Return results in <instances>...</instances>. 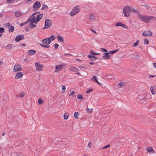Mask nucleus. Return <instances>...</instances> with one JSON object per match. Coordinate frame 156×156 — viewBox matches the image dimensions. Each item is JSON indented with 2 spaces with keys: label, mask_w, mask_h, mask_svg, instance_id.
I'll return each instance as SVG.
<instances>
[{
  "label": "nucleus",
  "mask_w": 156,
  "mask_h": 156,
  "mask_svg": "<svg viewBox=\"0 0 156 156\" xmlns=\"http://www.w3.org/2000/svg\"><path fill=\"white\" fill-rule=\"evenodd\" d=\"M79 113L78 112H75L74 114V116L76 119H77L78 118V114Z\"/></svg>",
  "instance_id": "nucleus-34"
},
{
  "label": "nucleus",
  "mask_w": 156,
  "mask_h": 156,
  "mask_svg": "<svg viewBox=\"0 0 156 156\" xmlns=\"http://www.w3.org/2000/svg\"><path fill=\"white\" fill-rule=\"evenodd\" d=\"M122 27H123L125 29H127V27L126 26L125 24H122Z\"/></svg>",
  "instance_id": "nucleus-54"
},
{
  "label": "nucleus",
  "mask_w": 156,
  "mask_h": 156,
  "mask_svg": "<svg viewBox=\"0 0 156 156\" xmlns=\"http://www.w3.org/2000/svg\"><path fill=\"white\" fill-rule=\"evenodd\" d=\"M144 43L146 44H149L148 40L147 39H145L144 40Z\"/></svg>",
  "instance_id": "nucleus-45"
},
{
  "label": "nucleus",
  "mask_w": 156,
  "mask_h": 156,
  "mask_svg": "<svg viewBox=\"0 0 156 156\" xmlns=\"http://www.w3.org/2000/svg\"><path fill=\"white\" fill-rule=\"evenodd\" d=\"M10 27L9 29V32H12L14 30V27L13 26H10Z\"/></svg>",
  "instance_id": "nucleus-27"
},
{
  "label": "nucleus",
  "mask_w": 156,
  "mask_h": 156,
  "mask_svg": "<svg viewBox=\"0 0 156 156\" xmlns=\"http://www.w3.org/2000/svg\"><path fill=\"white\" fill-rule=\"evenodd\" d=\"M91 145L92 143L91 142H89L88 143L87 147H88L89 148H90L91 147Z\"/></svg>",
  "instance_id": "nucleus-49"
},
{
  "label": "nucleus",
  "mask_w": 156,
  "mask_h": 156,
  "mask_svg": "<svg viewBox=\"0 0 156 156\" xmlns=\"http://www.w3.org/2000/svg\"><path fill=\"white\" fill-rule=\"evenodd\" d=\"M110 146V144H108V145L105 146V147H103V148H101V149H106V148H107L109 147Z\"/></svg>",
  "instance_id": "nucleus-46"
},
{
  "label": "nucleus",
  "mask_w": 156,
  "mask_h": 156,
  "mask_svg": "<svg viewBox=\"0 0 156 156\" xmlns=\"http://www.w3.org/2000/svg\"><path fill=\"white\" fill-rule=\"evenodd\" d=\"M86 111H87V112L89 113H91L92 111V109H90L89 108H87L86 109Z\"/></svg>",
  "instance_id": "nucleus-43"
},
{
  "label": "nucleus",
  "mask_w": 156,
  "mask_h": 156,
  "mask_svg": "<svg viewBox=\"0 0 156 156\" xmlns=\"http://www.w3.org/2000/svg\"><path fill=\"white\" fill-rule=\"evenodd\" d=\"M36 53V51L34 50H30L27 52L28 55H32Z\"/></svg>",
  "instance_id": "nucleus-16"
},
{
  "label": "nucleus",
  "mask_w": 156,
  "mask_h": 156,
  "mask_svg": "<svg viewBox=\"0 0 156 156\" xmlns=\"http://www.w3.org/2000/svg\"><path fill=\"white\" fill-rule=\"evenodd\" d=\"M12 46V44H8L6 46L5 48L8 50H10Z\"/></svg>",
  "instance_id": "nucleus-26"
},
{
  "label": "nucleus",
  "mask_w": 156,
  "mask_h": 156,
  "mask_svg": "<svg viewBox=\"0 0 156 156\" xmlns=\"http://www.w3.org/2000/svg\"><path fill=\"white\" fill-rule=\"evenodd\" d=\"M69 70L70 71L75 72H77L79 71V69L75 67H71L69 69Z\"/></svg>",
  "instance_id": "nucleus-20"
},
{
  "label": "nucleus",
  "mask_w": 156,
  "mask_h": 156,
  "mask_svg": "<svg viewBox=\"0 0 156 156\" xmlns=\"http://www.w3.org/2000/svg\"><path fill=\"white\" fill-rule=\"evenodd\" d=\"M36 17L35 16H32V18L31 19V21L30 22V23H36Z\"/></svg>",
  "instance_id": "nucleus-24"
},
{
  "label": "nucleus",
  "mask_w": 156,
  "mask_h": 156,
  "mask_svg": "<svg viewBox=\"0 0 156 156\" xmlns=\"http://www.w3.org/2000/svg\"><path fill=\"white\" fill-rule=\"evenodd\" d=\"M87 57L89 58V59L92 61L95 60L97 59V57L94 56H92L91 55H88Z\"/></svg>",
  "instance_id": "nucleus-15"
},
{
  "label": "nucleus",
  "mask_w": 156,
  "mask_h": 156,
  "mask_svg": "<svg viewBox=\"0 0 156 156\" xmlns=\"http://www.w3.org/2000/svg\"><path fill=\"white\" fill-rule=\"evenodd\" d=\"M102 57H103V58L105 59H109L110 58V55L109 54H108L106 55H104Z\"/></svg>",
  "instance_id": "nucleus-28"
},
{
  "label": "nucleus",
  "mask_w": 156,
  "mask_h": 156,
  "mask_svg": "<svg viewBox=\"0 0 156 156\" xmlns=\"http://www.w3.org/2000/svg\"><path fill=\"white\" fill-rule=\"evenodd\" d=\"M34 23H30L29 24V26L31 28H34L37 27L36 25L34 24Z\"/></svg>",
  "instance_id": "nucleus-25"
},
{
  "label": "nucleus",
  "mask_w": 156,
  "mask_h": 156,
  "mask_svg": "<svg viewBox=\"0 0 156 156\" xmlns=\"http://www.w3.org/2000/svg\"><path fill=\"white\" fill-rule=\"evenodd\" d=\"M140 58V56L139 55H136L135 56V58L136 59L139 58Z\"/></svg>",
  "instance_id": "nucleus-48"
},
{
  "label": "nucleus",
  "mask_w": 156,
  "mask_h": 156,
  "mask_svg": "<svg viewBox=\"0 0 156 156\" xmlns=\"http://www.w3.org/2000/svg\"><path fill=\"white\" fill-rule=\"evenodd\" d=\"M21 12L20 11H17L15 12V16L16 17H19L21 16Z\"/></svg>",
  "instance_id": "nucleus-29"
},
{
  "label": "nucleus",
  "mask_w": 156,
  "mask_h": 156,
  "mask_svg": "<svg viewBox=\"0 0 156 156\" xmlns=\"http://www.w3.org/2000/svg\"><path fill=\"white\" fill-rule=\"evenodd\" d=\"M91 80L95 81L98 83L99 85H101V83H99L98 81L97 80V77L95 76H94L91 79Z\"/></svg>",
  "instance_id": "nucleus-18"
},
{
  "label": "nucleus",
  "mask_w": 156,
  "mask_h": 156,
  "mask_svg": "<svg viewBox=\"0 0 156 156\" xmlns=\"http://www.w3.org/2000/svg\"><path fill=\"white\" fill-rule=\"evenodd\" d=\"M153 66L156 69V63L154 62L153 63Z\"/></svg>",
  "instance_id": "nucleus-63"
},
{
  "label": "nucleus",
  "mask_w": 156,
  "mask_h": 156,
  "mask_svg": "<svg viewBox=\"0 0 156 156\" xmlns=\"http://www.w3.org/2000/svg\"><path fill=\"white\" fill-rule=\"evenodd\" d=\"M77 98L79 99H83V95L81 94H79L77 95Z\"/></svg>",
  "instance_id": "nucleus-33"
},
{
  "label": "nucleus",
  "mask_w": 156,
  "mask_h": 156,
  "mask_svg": "<svg viewBox=\"0 0 156 156\" xmlns=\"http://www.w3.org/2000/svg\"><path fill=\"white\" fill-rule=\"evenodd\" d=\"M41 6V4L38 1L35 2L33 5L32 9L33 11L37 10Z\"/></svg>",
  "instance_id": "nucleus-5"
},
{
  "label": "nucleus",
  "mask_w": 156,
  "mask_h": 156,
  "mask_svg": "<svg viewBox=\"0 0 156 156\" xmlns=\"http://www.w3.org/2000/svg\"><path fill=\"white\" fill-rule=\"evenodd\" d=\"M15 2V0H6V2L9 3H11Z\"/></svg>",
  "instance_id": "nucleus-40"
},
{
  "label": "nucleus",
  "mask_w": 156,
  "mask_h": 156,
  "mask_svg": "<svg viewBox=\"0 0 156 156\" xmlns=\"http://www.w3.org/2000/svg\"><path fill=\"white\" fill-rule=\"evenodd\" d=\"M32 0H25V3H28L29 2L32 1Z\"/></svg>",
  "instance_id": "nucleus-61"
},
{
  "label": "nucleus",
  "mask_w": 156,
  "mask_h": 156,
  "mask_svg": "<svg viewBox=\"0 0 156 156\" xmlns=\"http://www.w3.org/2000/svg\"><path fill=\"white\" fill-rule=\"evenodd\" d=\"M90 53L91 55H99V53H96L94 52L93 51L90 50Z\"/></svg>",
  "instance_id": "nucleus-32"
},
{
  "label": "nucleus",
  "mask_w": 156,
  "mask_h": 156,
  "mask_svg": "<svg viewBox=\"0 0 156 156\" xmlns=\"http://www.w3.org/2000/svg\"><path fill=\"white\" fill-rule=\"evenodd\" d=\"M42 42L44 44L40 43H38L42 47L48 48L50 46L45 45H47L49 44L51 42V40L49 38H46L43 40L42 41Z\"/></svg>",
  "instance_id": "nucleus-1"
},
{
  "label": "nucleus",
  "mask_w": 156,
  "mask_h": 156,
  "mask_svg": "<svg viewBox=\"0 0 156 156\" xmlns=\"http://www.w3.org/2000/svg\"><path fill=\"white\" fill-rule=\"evenodd\" d=\"M156 87L155 86H151L150 88V90L151 91L152 94H155L156 93V91L154 90Z\"/></svg>",
  "instance_id": "nucleus-17"
},
{
  "label": "nucleus",
  "mask_w": 156,
  "mask_h": 156,
  "mask_svg": "<svg viewBox=\"0 0 156 156\" xmlns=\"http://www.w3.org/2000/svg\"><path fill=\"white\" fill-rule=\"evenodd\" d=\"M23 75V74L22 72H19L16 74L14 77L15 79H18Z\"/></svg>",
  "instance_id": "nucleus-11"
},
{
  "label": "nucleus",
  "mask_w": 156,
  "mask_h": 156,
  "mask_svg": "<svg viewBox=\"0 0 156 156\" xmlns=\"http://www.w3.org/2000/svg\"><path fill=\"white\" fill-rule=\"evenodd\" d=\"M48 38L50 39L51 41H54L56 38L55 36L54 35H52L51 36H50Z\"/></svg>",
  "instance_id": "nucleus-30"
},
{
  "label": "nucleus",
  "mask_w": 156,
  "mask_h": 156,
  "mask_svg": "<svg viewBox=\"0 0 156 156\" xmlns=\"http://www.w3.org/2000/svg\"><path fill=\"white\" fill-rule=\"evenodd\" d=\"M51 21L49 19H46L45 21V27L43 29L49 28L51 25Z\"/></svg>",
  "instance_id": "nucleus-6"
},
{
  "label": "nucleus",
  "mask_w": 156,
  "mask_h": 156,
  "mask_svg": "<svg viewBox=\"0 0 156 156\" xmlns=\"http://www.w3.org/2000/svg\"><path fill=\"white\" fill-rule=\"evenodd\" d=\"M63 68V65H59L56 66L55 68V72H58L60 71Z\"/></svg>",
  "instance_id": "nucleus-12"
},
{
  "label": "nucleus",
  "mask_w": 156,
  "mask_h": 156,
  "mask_svg": "<svg viewBox=\"0 0 156 156\" xmlns=\"http://www.w3.org/2000/svg\"><path fill=\"white\" fill-rule=\"evenodd\" d=\"M147 151L148 152H151V153L154 152V151L151 147H149L147 149Z\"/></svg>",
  "instance_id": "nucleus-19"
},
{
  "label": "nucleus",
  "mask_w": 156,
  "mask_h": 156,
  "mask_svg": "<svg viewBox=\"0 0 156 156\" xmlns=\"http://www.w3.org/2000/svg\"><path fill=\"white\" fill-rule=\"evenodd\" d=\"M40 13V12H39V11L35 12H34V13L32 15V16L33 15H35V14H38Z\"/></svg>",
  "instance_id": "nucleus-57"
},
{
  "label": "nucleus",
  "mask_w": 156,
  "mask_h": 156,
  "mask_svg": "<svg viewBox=\"0 0 156 156\" xmlns=\"http://www.w3.org/2000/svg\"><path fill=\"white\" fill-rule=\"evenodd\" d=\"M25 27H26V26ZM29 29L27 27H25V31L27 32L29 31Z\"/></svg>",
  "instance_id": "nucleus-55"
},
{
  "label": "nucleus",
  "mask_w": 156,
  "mask_h": 156,
  "mask_svg": "<svg viewBox=\"0 0 156 156\" xmlns=\"http://www.w3.org/2000/svg\"><path fill=\"white\" fill-rule=\"evenodd\" d=\"M46 8V10H47L48 9V7L47 5H46L45 4H43L42 5V7L41 8V10H44V9Z\"/></svg>",
  "instance_id": "nucleus-31"
},
{
  "label": "nucleus",
  "mask_w": 156,
  "mask_h": 156,
  "mask_svg": "<svg viewBox=\"0 0 156 156\" xmlns=\"http://www.w3.org/2000/svg\"><path fill=\"white\" fill-rule=\"evenodd\" d=\"M130 8L129 6H125L123 9V13L125 17H129L130 16Z\"/></svg>",
  "instance_id": "nucleus-3"
},
{
  "label": "nucleus",
  "mask_w": 156,
  "mask_h": 156,
  "mask_svg": "<svg viewBox=\"0 0 156 156\" xmlns=\"http://www.w3.org/2000/svg\"><path fill=\"white\" fill-rule=\"evenodd\" d=\"M138 41H139L137 40V41L136 42V43H135L133 44V47H135L137 46L138 44Z\"/></svg>",
  "instance_id": "nucleus-44"
},
{
  "label": "nucleus",
  "mask_w": 156,
  "mask_h": 156,
  "mask_svg": "<svg viewBox=\"0 0 156 156\" xmlns=\"http://www.w3.org/2000/svg\"><path fill=\"white\" fill-rule=\"evenodd\" d=\"M119 49H117L113 51H109V52L110 53H111V54H113L116 52L117 51H118Z\"/></svg>",
  "instance_id": "nucleus-39"
},
{
  "label": "nucleus",
  "mask_w": 156,
  "mask_h": 156,
  "mask_svg": "<svg viewBox=\"0 0 156 156\" xmlns=\"http://www.w3.org/2000/svg\"><path fill=\"white\" fill-rule=\"evenodd\" d=\"M54 46L55 48L57 49L58 48V47L59 46V45H58V44H55L54 45Z\"/></svg>",
  "instance_id": "nucleus-50"
},
{
  "label": "nucleus",
  "mask_w": 156,
  "mask_h": 156,
  "mask_svg": "<svg viewBox=\"0 0 156 156\" xmlns=\"http://www.w3.org/2000/svg\"><path fill=\"white\" fill-rule=\"evenodd\" d=\"M57 38L58 41L60 42H63L64 41L63 38L59 35H57Z\"/></svg>",
  "instance_id": "nucleus-23"
},
{
  "label": "nucleus",
  "mask_w": 156,
  "mask_h": 156,
  "mask_svg": "<svg viewBox=\"0 0 156 156\" xmlns=\"http://www.w3.org/2000/svg\"><path fill=\"white\" fill-rule=\"evenodd\" d=\"M79 68H80L81 69H85L86 68L85 67L83 66H79Z\"/></svg>",
  "instance_id": "nucleus-56"
},
{
  "label": "nucleus",
  "mask_w": 156,
  "mask_h": 156,
  "mask_svg": "<svg viewBox=\"0 0 156 156\" xmlns=\"http://www.w3.org/2000/svg\"><path fill=\"white\" fill-rule=\"evenodd\" d=\"M126 83L125 82H120L119 85L121 86H124L126 85Z\"/></svg>",
  "instance_id": "nucleus-35"
},
{
  "label": "nucleus",
  "mask_w": 156,
  "mask_h": 156,
  "mask_svg": "<svg viewBox=\"0 0 156 156\" xmlns=\"http://www.w3.org/2000/svg\"><path fill=\"white\" fill-rule=\"evenodd\" d=\"M6 24L8 26H9L10 27V23H7Z\"/></svg>",
  "instance_id": "nucleus-62"
},
{
  "label": "nucleus",
  "mask_w": 156,
  "mask_h": 156,
  "mask_svg": "<svg viewBox=\"0 0 156 156\" xmlns=\"http://www.w3.org/2000/svg\"><path fill=\"white\" fill-rule=\"evenodd\" d=\"M138 98L139 99V101L140 103H144L145 102V101L143 97L141 95L138 96Z\"/></svg>",
  "instance_id": "nucleus-14"
},
{
  "label": "nucleus",
  "mask_w": 156,
  "mask_h": 156,
  "mask_svg": "<svg viewBox=\"0 0 156 156\" xmlns=\"http://www.w3.org/2000/svg\"><path fill=\"white\" fill-rule=\"evenodd\" d=\"M95 18V16L93 14H91L90 16V19L91 20H94Z\"/></svg>",
  "instance_id": "nucleus-38"
},
{
  "label": "nucleus",
  "mask_w": 156,
  "mask_h": 156,
  "mask_svg": "<svg viewBox=\"0 0 156 156\" xmlns=\"http://www.w3.org/2000/svg\"><path fill=\"white\" fill-rule=\"evenodd\" d=\"M130 11L138 14H139V13L138 11L135 9L133 8H130Z\"/></svg>",
  "instance_id": "nucleus-21"
},
{
  "label": "nucleus",
  "mask_w": 156,
  "mask_h": 156,
  "mask_svg": "<svg viewBox=\"0 0 156 156\" xmlns=\"http://www.w3.org/2000/svg\"><path fill=\"white\" fill-rule=\"evenodd\" d=\"M30 21H31V19H30V18H29L27 20V21L26 22H25L26 24L27 23H28L30 22Z\"/></svg>",
  "instance_id": "nucleus-60"
},
{
  "label": "nucleus",
  "mask_w": 156,
  "mask_h": 156,
  "mask_svg": "<svg viewBox=\"0 0 156 156\" xmlns=\"http://www.w3.org/2000/svg\"><path fill=\"white\" fill-rule=\"evenodd\" d=\"M25 95V93L24 92H21L20 94L19 95L16 94V97H23Z\"/></svg>",
  "instance_id": "nucleus-22"
},
{
  "label": "nucleus",
  "mask_w": 156,
  "mask_h": 156,
  "mask_svg": "<svg viewBox=\"0 0 156 156\" xmlns=\"http://www.w3.org/2000/svg\"><path fill=\"white\" fill-rule=\"evenodd\" d=\"M123 23L121 22L117 23L115 24V26H116L122 27Z\"/></svg>",
  "instance_id": "nucleus-36"
},
{
  "label": "nucleus",
  "mask_w": 156,
  "mask_h": 156,
  "mask_svg": "<svg viewBox=\"0 0 156 156\" xmlns=\"http://www.w3.org/2000/svg\"><path fill=\"white\" fill-rule=\"evenodd\" d=\"M101 50L102 51H103L104 52H106L108 51L105 48H101Z\"/></svg>",
  "instance_id": "nucleus-53"
},
{
  "label": "nucleus",
  "mask_w": 156,
  "mask_h": 156,
  "mask_svg": "<svg viewBox=\"0 0 156 156\" xmlns=\"http://www.w3.org/2000/svg\"><path fill=\"white\" fill-rule=\"evenodd\" d=\"M152 32L150 31H145L142 34L143 36H150L152 35Z\"/></svg>",
  "instance_id": "nucleus-10"
},
{
  "label": "nucleus",
  "mask_w": 156,
  "mask_h": 156,
  "mask_svg": "<svg viewBox=\"0 0 156 156\" xmlns=\"http://www.w3.org/2000/svg\"><path fill=\"white\" fill-rule=\"evenodd\" d=\"M151 16L152 17L150 18L149 19V21L150 20H152L153 21H156V17H154L152 16Z\"/></svg>",
  "instance_id": "nucleus-37"
},
{
  "label": "nucleus",
  "mask_w": 156,
  "mask_h": 156,
  "mask_svg": "<svg viewBox=\"0 0 156 156\" xmlns=\"http://www.w3.org/2000/svg\"><path fill=\"white\" fill-rule=\"evenodd\" d=\"M138 17L139 19L141 21L146 23H148L149 22V19L152 17L147 16H144L142 14H138Z\"/></svg>",
  "instance_id": "nucleus-2"
},
{
  "label": "nucleus",
  "mask_w": 156,
  "mask_h": 156,
  "mask_svg": "<svg viewBox=\"0 0 156 156\" xmlns=\"http://www.w3.org/2000/svg\"><path fill=\"white\" fill-rule=\"evenodd\" d=\"M79 7L78 6L75 7L70 12V15L72 16H74L79 12L80 11Z\"/></svg>",
  "instance_id": "nucleus-4"
},
{
  "label": "nucleus",
  "mask_w": 156,
  "mask_h": 156,
  "mask_svg": "<svg viewBox=\"0 0 156 156\" xmlns=\"http://www.w3.org/2000/svg\"><path fill=\"white\" fill-rule=\"evenodd\" d=\"M25 24H26V23H21L20 24V26L21 27L23 26Z\"/></svg>",
  "instance_id": "nucleus-59"
},
{
  "label": "nucleus",
  "mask_w": 156,
  "mask_h": 156,
  "mask_svg": "<svg viewBox=\"0 0 156 156\" xmlns=\"http://www.w3.org/2000/svg\"><path fill=\"white\" fill-rule=\"evenodd\" d=\"M66 89V87L65 86H63L62 87V89L63 90H65Z\"/></svg>",
  "instance_id": "nucleus-58"
},
{
  "label": "nucleus",
  "mask_w": 156,
  "mask_h": 156,
  "mask_svg": "<svg viewBox=\"0 0 156 156\" xmlns=\"http://www.w3.org/2000/svg\"><path fill=\"white\" fill-rule=\"evenodd\" d=\"M36 69L37 70L39 71H41L43 68V65L40 64L38 62H36L35 63Z\"/></svg>",
  "instance_id": "nucleus-8"
},
{
  "label": "nucleus",
  "mask_w": 156,
  "mask_h": 156,
  "mask_svg": "<svg viewBox=\"0 0 156 156\" xmlns=\"http://www.w3.org/2000/svg\"><path fill=\"white\" fill-rule=\"evenodd\" d=\"M43 16V14L42 13L38 14L37 16L36 23H37L42 18Z\"/></svg>",
  "instance_id": "nucleus-13"
},
{
  "label": "nucleus",
  "mask_w": 156,
  "mask_h": 156,
  "mask_svg": "<svg viewBox=\"0 0 156 156\" xmlns=\"http://www.w3.org/2000/svg\"><path fill=\"white\" fill-rule=\"evenodd\" d=\"M4 31H5V29L3 27H0V33H3L4 32Z\"/></svg>",
  "instance_id": "nucleus-42"
},
{
  "label": "nucleus",
  "mask_w": 156,
  "mask_h": 156,
  "mask_svg": "<svg viewBox=\"0 0 156 156\" xmlns=\"http://www.w3.org/2000/svg\"><path fill=\"white\" fill-rule=\"evenodd\" d=\"M64 119H67L68 118V116L67 115H65V114L64 115Z\"/></svg>",
  "instance_id": "nucleus-51"
},
{
  "label": "nucleus",
  "mask_w": 156,
  "mask_h": 156,
  "mask_svg": "<svg viewBox=\"0 0 156 156\" xmlns=\"http://www.w3.org/2000/svg\"><path fill=\"white\" fill-rule=\"evenodd\" d=\"M89 64L91 65H92L94 64V63L90 62H89Z\"/></svg>",
  "instance_id": "nucleus-64"
},
{
  "label": "nucleus",
  "mask_w": 156,
  "mask_h": 156,
  "mask_svg": "<svg viewBox=\"0 0 156 156\" xmlns=\"http://www.w3.org/2000/svg\"><path fill=\"white\" fill-rule=\"evenodd\" d=\"M92 90H93L92 89V88L88 90H87L86 93H88L89 92H91L92 91Z\"/></svg>",
  "instance_id": "nucleus-47"
},
{
  "label": "nucleus",
  "mask_w": 156,
  "mask_h": 156,
  "mask_svg": "<svg viewBox=\"0 0 156 156\" xmlns=\"http://www.w3.org/2000/svg\"><path fill=\"white\" fill-rule=\"evenodd\" d=\"M22 68L21 66L18 64H16L14 67L13 71L14 72H17L20 70H21Z\"/></svg>",
  "instance_id": "nucleus-7"
},
{
  "label": "nucleus",
  "mask_w": 156,
  "mask_h": 156,
  "mask_svg": "<svg viewBox=\"0 0 156 156\" xmlns=\"http://www.w3.org/2000/svg\"><path fill=\"white\" fill-rule=\"evenodd\" d=\"M24 36L23 34H20L17 35L16 37L15 41L16 42H19L21 40H23L24 39Z\"/></svg>",
  "instance_id": "nucleus-9"
},
{
  "label": "nucleus",
  "mask_w": 156,
  "mask_h": 156,
  "mask_svg": "<svg viewBox=\"0 0 156 156\" xmlns=\"http://www.w3.org/2000/svg\"><path fill=\"white\" fill-rule=\"evenodd\" d=\"M43 101L40 98L38 99V103L39 104H41L43 103Z\"/></svg>",
  "instance_id": "nucleus-41"
},
{
  "label": "nucleus",
  "mask_w": 156,
  "mask_h": 156,
  "mask_svg": "<svg viewBox=\"0 0 156 156\" xmlns=\"http://www.w3.org/2000/svg\"><path fill=\"white\" fill-rule=\"evenodd\" d=\"M75 94V92L74 91H72L70 92V93L69 94V97L71 96V95H73V94Z\"/></svg>",
  "instance_id": "nucleus-52"
}]
</instances>
